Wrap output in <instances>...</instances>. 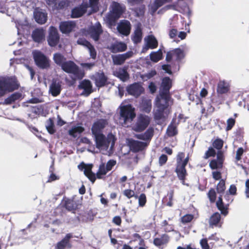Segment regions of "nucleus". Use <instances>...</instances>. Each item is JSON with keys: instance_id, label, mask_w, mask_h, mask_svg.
<instances>
[{"instance_id": "nucleus-13", "label": "nucleus", "mask_w": 249, "mask_h": 249, "mask_svg": "<svg viewBox=\"0 0 249 249\" xmlns=\"http://www.w3.org/2000/svg\"><path fill=\"white\" fill-rule=\"evenodd\" d=\"M133 54L132 51H128L123 54L113 55L112 60L115 65H122L126 59L131 57Z\"/></svg>"}, {"instance_id": "nucleus-49", "label": "nucleus", "mask_w": 249, "mask_h": 249, "mask_svg": "<svg viewBox=\"0 0 249 249\" xmlns=\"http://www.w3.org/2000/svg\"><path fill=\"white\" fill-rule=\"evenodd\" d=\"M123 194L128 198H130L132 197H134L135 198H137L138 196L135 195V193L133 190L130 189H126L124 191Z\"/></svg>"}, {"instance_id": "nucleus-61", "label": "nucleus", "mask_w": 249, "mask_h": 249, "mask_svg": "<svg viewBox=\"0 0 249 249\" xmlns=\"http://www.w3.org/2000/svg\"><path fill=\"white\" fill-rule=\"evenodd\" d=\"M181 12L184 14H187L189 17L191 15V10L187 4H185L184 8L182 9Z\"/></svg>"}, {"instance_id": "nucleus-20", "label": "nucleus", "mask_w": 249, "mask_h": 249, "mask_svg": "<svg viewBox=\"0 0 249 249\" xmlns=\"http://www.w3.org/2000/svg\"><path fill=\"white\" fill-rule=\"evenodd\" d=\"M95 85L98 87H102L105 85L107 78L103 72H97L93 75Z\"/></svg>"}, {"instance_id": "nucleus-3", "label": "nucleus", "mask_w": 249, "mask_h": 249, "mask_svg": "<svg viewBox=\"0 0 249 249\" xmlns=\"http://www.w3.org/2000/svg\"><path fill=\"white\" fill-rule=\"evenodd\" d=\"M119 109L118 123L123 126H129L136 117L135 108L130 104L122 103Z\"/></svg>"}, {"instance_id": "nucleus-9", "label": "nucleus", "mask_w": 249, "mask_h": 249, "mask_svg": "<svg viewBox=\"0 0 249 249\" xmlns=\"http://www.w3.org/2000/svg\"><path fill=\"white\" fill-rule=\"evenodd\" d=\"M35 61L37 66L41 68L49 67V61L47 57L40 51L35 50L32 53Z\"/></svg>"}, {"instance_id": "nucleus-14", "label": "nucleus", "mask_w": 249, "mask_h": 249, "mask_svg": "<svg viewBox=\"0 0 249 249\" xmlns=\"http://www.w3.org/2000/svg\"><path fill=\"white\" fill-rule=\"evenodd\" d=\"M127 91L130 95L136 97L139 96L143 92V88L139 83H134L127 88Z\"/></svg>"}, {"instance_id": "nucleus-29", "label": "nucleus", "mask_w": 249, "mask_h": 249, "mask_svg": "<svg viewBox=\"0 0 249 249\" xmlns=\"http://www.w3.org/2000/svg\"><path fill=\"white\" fill-rule=\"evenodd\" d=\"M87 7L84 5H81L72 9L71 17L72 18H78L81 17L86 11Z\"/></svg>"}, {"instance_id": "nucleus-42", "label": "nucleus", "mask_w": 249, "mask_h": 249, "mask_svg": "<svg viewBox=\"0 0 249 249\" xmlns=\"http://www.w3.org/2000/svg\"><path fill=\"white\" fill-rule=\"evenodd\" d=\"M21 96V94L20 93L16 92L12 95H11L10 97L7 98L4 100V104H11L13 102H14L15 100L18 99Z\"/></svg>"}, {"instance_id": "nucleus-17", "label": "nucleus", "mask_w": 249, "mask_h": 249, "mask_svg": "<svg viewBox=\"0 0 249 249\" xmlns=\"http://www.w3.org/2000/svg\"><path fill=\"white\" fill-rule=\"evenodd\" d=\"M72 237L71 233H68L65 237L55 246V249H65L66 248L70 249L71 245L70 243V239Z\"/></svg>"}, {"instance_id": "nucleus-8", "label": "nucleus", "mask_w": 249, "mask_h": 249, "mask_svg": "<svg viewBox=\"0 0 249 249\" xmlns=\"http://www.w3.org/2000/svg\"><path fill=\"white\" fill-rule=\"evenodd\" d=\"M150 118L147 115L140 114L137 118V122L132 126V129L136 132L144 130L149 125Z\"/></svg>"}, {"instance_id": "nucleus-43", "label": "nucleus", "mask_w": 249, "mask_h": 249, "mask_svg": "<svg viewBox=\"0 0 249 249\" xmlns=\"http://www.w3.org/2000/svg\"><path fill=\"white\" fill-rule=\"evenodd\" d=\"M220 218L219 213H214L210 219V224L211 225H216L219 222Z\"/></svg>"}, {"instance_id": "nucleus-57", "label": "nucleus", "mask_w": 249, "mask_h": 249, "mask_svg": "<svg viewBox=\"0 0 249 249\" xmlns=\"http://www.w3.org/2000/svg\"><path fill=\"white\" fill-rule=\"evenodd\" d=\"M116 164V161L114 160H110L107 161L106 167L107 168L108 170L110 171L113 167H114Z\"/></svg>"}, {"instance_id": "nucleus-10", "label": "nucleus", "mask_w": 249, "mask_h": 249, "mask_svg": "<svg viewBox=\"0 0 249 249\" xmlns=\"http://www.w3.org/2000/svg\"><path fill=\"white\" fill-rule=\"evenodd\" d=\"M59 36L57 29L51 26L49 29V34L47 39L50 46L53 47L56 46L59 42Z\"/></svg>"}, {"instance_id": "nucleus-41", "label": "nucleus", "mask_w": 249, "mask_h": 249, "mask_svg": "<svg viewBox=\"0 0 249 249\" xmlns=\"http://www.w3.org/2000/svg\"><path fill=\"white\" fill-rule=\"evenodd\" d=\"M108 171H109L108 170L107 167L105 166V164L102 163L99 166L98 171L97 172L96 174L97 178H102L103 177V176L106 175Z\"/></svg>"}, {"instance_id": "nucleus-1", "label": "nucleus", "mask_w": 249, "mask_h": 249, "mask_svg": "<svg viewBox=\"0 0 249 249\" xmlns=\"http://www.w3.org/2000/svg\"><path fill=\"white\" fill-rule=\"evenodd\" d=\"M107 123L105 120H100L94 123L91 131L94 135L96 147L103 154H109L113 149L115 144V138L112 134H109L107 137H106L101 133V131L103 129Z\"/></svg>"}, {"instance_id": "nucleus-38", "label": "nucleus", "mask_w": 249, "mask_h": 249, "mask_svg": "<svg viewBox=\"0 0 249 249\" xmlns=\"http://www.w3.org/2000/svg\"><path fill=\"white\" fill-rule=\"evenodd\" d=\"M162 53L161 50H159L157 52H153L150 54V57L151 61L154 62H157L162 58Z\"/></svg>"}, {"instance_id": "nucleus-31", "label": "nucleus", "mask_w": 249, "mask_h": 249, "mask_svg": "<svg viewBox=\"0 0 249 249\" xmlns=\"http://www.w3.org/2000/svg\"><path fill=\"white\" fill-rule=\"evenodd\" d=\"M79 88L84 89V94L86 96H88L92 92V85L89 80H84L82 81L79 85Z\"/></svg>"}, {"instance_id": "nucleus-55", "label": "nucleus", "mask_w": 249, "mask_h": 249, "mask_svg": "<svg viewBox=\"0 0 249 249\" xmlns=\"http://www.w3.org/2000/svg\"><path fill=\"white\" fill-rule=\"evenodd\" d=\"M245 152L244 149L242 147L239 148L236 152L235 159L237 161L240 160L241 159V157Z\"/></svg>"}, {"instance_id": "nucleus-45", "label": "nucleus", "mask_w": 249, "mask_h": 249, "mask_svg": "<svg viewBox=\"0 0 249 249\" xmlns=\"http://www.w3.org/2000/svg\"><path fill=\"white\" fill-rule=\"evenodd\" d=\"M65 207L69 211L74 210L76 207L74 201L72 199H67L65 202Z\"/></svg>"}, {"instance_id": "nucleus-47", "label": "nucleus", "mask_w": 249, "mask_h": 249, "mask_svg": "<svg viewBox=\"0 0 249 249\" xmlns=\"http://www.w3.org/2000/svg\"><path fill=\"white\" fill-rule=\"evenodd\" d=\"M225 189L226 187L225 180L224 179H221L217 185V191L218 193L221 194L224 192Z\"/></svg>"}, {"instance_id": "nucleus-39", "label": "nucleus", "mask_w": 249, "mask_h": 249, "mask_svg": "<svg viewBox=\"0 0 249 249\" xmlns=\"http://www.w3.org/2000/svg\"><path fill=\"white\" fill-rule=\"evenodd\" d=\"M178 133L177 129V125L175 123H173V121L171 124L168 126L166 133L168 136L171 137L176 135Z\"/></svg>"}, {"instance_id": "nucleus-52", "label": "nucleus", "mask_w": 249, "mask_h": 249, "mask_svg": "<svg viewBox=\"0 0 249 249\" xmlns=\"http://www.w3.org/2000/svg\"><path fill=\"white\" fill-rule=\"evenodd\" d=\"M223 145V142L222 140L220 139H216L215 140L213 143V146L214 148L217 149L218 150H220L222 148Z\"/></svg>"}, {"instance_id": "nucleus-64", "label": "nucleus", "mask_w": 249, "mask_h": 249, "mask_svg": "<svg viewBox=\"0 0 249 249\" xmlns=\"http://www.w3.org/2000/svg\"><path fill=\"white\" fill-rule=\"evenodd\" d=\"M246 190L245 195L247 198H249V179H247L245 183Z\"/></svg>"}, {"instance_id": "nucleus-16", "label": "nucleus", "mask_w": 249, "mask_h": 249, "mask_svg": "<svg viewBox=\"0 0 249 249\" xmlns=\"http://www.w3.org/2000/svg\"><path fill=\"white\" fill-rule=\"evenodd\" d=\"M187 33L185 32H178L176 29H171L169 31V36L171 39H173L174 41L178 42L179 40L178 38H179L181 40L185 39L186 37Z\"/></svg>"}, {"instance_id": "nucleus-36", "label": "nucleus", "mask_w": 249, "mask_h": 249, "mask_svg": "<svg viewBox=\"0 0 249 249\" xmlns=\"http://www.w3.org/2000/svg\"><path fill=\"white\" fill-rule=\"evenodd\" d=\"M171 0H155L154 2L150 6V10L152 14H154L158 9L166 2H170Z\"/></svg>"}, {"instance_id": "nucleus-7", "label": "nucleus", "mask_w": 249, "mask_h": 249, "mask_svg": "<svg viewBox=\"0 0 249 249\" xmlns=\"http://www.w3.org/2000/svg\"><path fill=\"white\" fill-rule=\"evenodd\" d=\"M61 67L65 72L73 74L75 78L82 79L84 76L83 72L79 70L78 67L72 61H65Z\"/></svg>"}, {"instance_id": "nucleus-60", "label": "nucleus", "mask_w": 249, "mask_h": 249, "mask_svg": "<svg viewBox=\"0 0 249 249\" xmlns=\"http://www.w3.org/2000/svg\"><path fill=\"white\" fill-rule=\"evenodd\" d=\"M200 245L203 249H209V246L207 242V240L206 239H202L200 241Z\"/></svg>"}, {"instance_id": "nucleus-21", "label": "nucleus", "mask_w": 249, "mask_h": 249, "mask_svg": "<svg viewBox=\"0 0 249 249\" xmlns=\"http://www.w3.org/2000/svg\"><path fill=\"white\" fill-rule=\"evenodd\" d=\"M34 18L36 21L39 24H42L47 20V14L39 9H36L34 13Z\"/></svg>"}, {"instance_id": "nucleus-56", "label": "nucleus", "mask_w": 249, "mask_h": 249, "mask_svg": "<svg viewBox=\"0 0 249 249\" xmlns=\"http://www.w3.org/2000/svg\"><path fill=\"white\" fill-rule=\"evenodd\" d=\"M227 126L226 127V130L228 131L231 129L235 124V120L232 118L229 119L227 121Z\"/></svg>"}, {"instance_id": "nucleus-40", "label": "nucleus", "mask_w": 249, "mask_h": 249, "mask_svg": "<svg viewBox=\"0 0 249 249\" xmlns=\"http://www.w3.org/2000/svg\"><path fill=\"white\" fill-rule=\"evenodd\" d=\"M53 60L57 65L61 67L65 62L66 58L61 54L56 53L53 55Z\"/></svg>"}, {"instance_id": "nucleus-59", "label": "nucleus", "mask_w": 249, "mask_h": 249, "mask_svg": "<svg viewBox=\"0 0 249 249\" xmlns=\"http://www.w3.org/2000/svg\"><path fill=\"white\" fill-rule=\"evenodd\" d=\"M95 65L94 63H83L81 64V66L87 69L90 70Z\"/></svg>"}, {"instance_id": "nucleus-44", "label": "nucleus", "mask_w": 249, "mask_h": 249, "mask_svg": "<svg viewBox=\"0 0 249 249\" xmlns=\"http://www.w3.org/2000/svg\"><path fill=\"white\" fill-rule=\"evenodd\" d=\"M54 127V124L52 120L51 119H49L46 122V127L50 134H53L55 132Z\"/></svg>"}, {"instance_id": "nucleus-25", "label": "nucleus", "mask_w": 249, "mask_h": 249, "mask_svg": "<svg viewBox=\"0 0 249 249\" xmlns=\"http://www.w3.org/2000/svg\"><path fill=\"white\" fill-rule=\"evenodd\" d=\"M75 27L73 21H64L60 23L59 28L62 33L67 34L71 32Z\"/></svg>"}, {"instance_id": "nucleus-46", "label": "nucleus", "mask_w": 249, "mask_h": 249, "mask_svg": "<svg viewBox=\"0 0 249 249\" xmlns=\"http://www.w3.org/2000/svg\"><path fill=\"white\" fill-rule=\"evenodd\" d=\"M139 206L140 207H143L146 203V197L144 194H141L139 196H138Z\"/></svg>"}, {"instance_id": "nucleus-63", "label": "nucleus", "mask_w": 249, "mask_h": 249, "mask_svg": "<svg viewBox=\"0 0 249 249\" xmlns=\"http://www.w3.org/2000/svg\"><path fill=\"white\" fill-rule=\"evenodd\" d=\"M236 187L234 185H231L229 189V192L230 195H235L236 194Z\"/></svg>"}, {"instance_id": "nucleus-5", "label": "nucleus", "mask_w": 249, "mask_h": 249, "mask_svg": "<svg viewBox=\"0 0 249 249\" xmlns=\"http://www.w3.org/2000/svg\"><path fill=\"white\" fill-rule=\"evenodd\" d=\"M185 154L183 152H179L177 157V167L176 172L177 174L178 178L182 181V183L184 184V180L187 175L185 166L188 161L189 157L184 159Z\"/></svg>"}, {"instance_id": "nucleus-19", "label": "nucleus", "mask_w": 249, "mask_h": 249, "mask_svg": "<svg viewBox=\"0 0 249 249\" xmlns=\"http://www.w3.org/2000/svg\"><path fill=\"white\" fill-rule=\"evenodd\" d=\"M32 36L34 41L40 43L45 40V31L42 28L36 29L33 32Z\"/></svg>"}, {"instance_id": "nucleus-37", "label": "nucleus", "mask_w": 249, "mask_h": 249, "mask_svg": "<svg viewBox=\"0 0 249 249\" xmlns=\"http://www.w3.org/2000/svg\"><path fill=\"white\" fill-rule=\"evenodd\" d=\"M216 206L222 214L225 216L228 214V206L227 205H224L221 196H219L218 199L216 202Z\"/></svg>"}, {"instance_id": "nucleus-48", "label": "nucleus", "mask_w": 249, "mask_h": 249, "mask_svg": "<svg viewBox=\"0 0 249 249\" xmlns=\"http://www.w3.org/2000/svg\"><path fill=\"white\" fill-rule=\"evenodd\" d=\"M222 164L221 161H218V160L214 159L210 162V166L212 169H215L221 168L222 166Z\"/></svg>"}, {"instance_id": "nucleus-50", "label": "nucleus", "mask_w": 249, "mask_h": 249, "mask_svg": "<svg viewBox=\"0 0 249 249\" xmlns=\"http://www.w3.org/2000/svg\"><path fill=\"white\" fill-rule=\"evenodd\" d=\"M157 72L155 70H151L150 71L143 74L142 78L144 80H147L151 78L156 74Z\"/></svg>"}, {"instance_id": "nucleus-18", "label": "nucleus", "mask_w": 249, "mask_h": 249, "mask_svg": "<svg viewBox=\"0 0 249 249\" xmlns=\"http://www.w3.org/2000/svg\"><path fill=\"white\" fill-rule=\"evenodd\" d=\"M77 44L86 47L89 52L91 57L95 59L96 52L94 47L88 41L84 38H79L77 41Z\"/></svg>"}, {"instance_id": "nucleus-2", "label": "nucleus", "mask_w": 249, "mask_h": 249, "mask_svg": "<svg viewBox=\"0 0 249 249\" xmlns=\"http://www.w3.org/2000/svg\"><path fill=\"white\" fill-rule=\"evenodd\" d=\"M171 98L169 94L160 93L156 97L154 118L158 124L161 123L170 112L168 108Z\"/></svg>"}, {"instance_id": "nucleus-58", "label": "nucleus", "mask_w": 249, "mask_h": 249, "mask_svg": "<svg viewBox=\"0 0 249 249\" xmlns=\"http://www.w3.org/2000/svg\"><path fill=\"white\" fill-rule=\"evenodd\" d=\"M167 160V157L166 155L164 154L161 155L160 157L159 158V164L160 166L163 165L164 164Z\"/></svg>"}, {"instance_id": "nucleus-15", "label": "nucleus", "mask_w": 249, "mask_h": 249, "mask_svg": "<svg viewBox=\"0 0 249 249\" xmlns=\"http://www.w3.org/2000/svg\"><path fill=\"white\" fill-rule=\"evenodd\" d=\"M102 32L101 25L99 22H97L89 29L90 36L96 41L98 40L99 36L102 34Z\"/></svg>"}, {"instance_id": "nucleus-30", "label": "nucleus", "mask_w": 249, "mask_h": 249, "mask_svg": "<svg viewBox=\"0 0 249 249\" xmlns=\"http://www.w3.org/2000/svg\"><path fill=\"white\" fill-rule=\"evenodd\" d=\"M230 88L229 82L225 80L220 81L217 85V92L219 94L227 93Z\"/></svg>"}, {"instance_id": "nucleus-11", "label": "nucleus", "mask_w": 249, "mask_h": 249, "mask_svg": "<svg viewBox=\"0 0 249 249\" xmlns=\"http://www.w3.org/2000/svg\"><path fill=\"white\" fill-rule=\"evenodd\" d=\"M131 26L130 22L126 20H122L117 25L118 32L125 36H127L130 32Z\"/></svg>"}, {"instance_id": "nucleus-28", "label": "nucleus", "mask_w": 249, "mask_h": 249, "mask_svg": "<svg viewBox=\"0 0 249 249\" xmlns=\"http://www.w3.org/2000/svg\"><path fill=\"white\" fill-rule=\"evenodd\" d=\"M141 26V25L140 24H138L137 25L134 32L132 36V40L135 44L140 43L142 38V33Z\"/></svg>"}, {"instance_id": "nucleus-32", "label": "nucleus", "mask_w": 249, "mask_h": 249, "mask_svg": "<svg viewBox=\"0 0 249 249\" xmlns=\"http://www.w3.org/2000/svg\"><path fill=\"white\" fill-rule=\"evenodd\" d=\"M127 48L126 45L123 42H116L112 44L110 47V50L113 53L124 52Z\"/></svg>"}, {"instance_id": "nucleus-53", "label": "nucleus", "mask_w": 249, "mask_h": 249, "mask_svg": "<svg viewBox=\"0 0 249 249\" xmlns=\"http://www.w3.org/2000/svg\"><path fill=\"white\" fill-rule=\"evenodd\" d=\"M216 154L215 150L213 148H209L205 153L204 158L208 159L210 157L214 156Z\"/></svg>"}, {"instance_id": "nucleus-24", "label": "nucleus", "mask_w": 249, "mask_h": 249, "mask_svg": "<svg viewBox=\"0 0 249 249\" xmlns=\"http://www.w3.org/2000/svg\"><path fill=\"white\" fill-rule=\"evenodd\" d=\"M78 168L80 170L84 169V173L89 179L92 182H94L96 178L95 175L91 171V167L90 166H87L84 163L78 165Z\"/></svg>"}, {"instance_id": "nucleus-23", "label": "nucleus", "mask_w": 249, "mask_h": 249, "mask_svg": "<svg viewBox=\"0 0 249 249\" xmlns=\"http://www.w3.org/2000/svg\"><path fill=\"white\" fill-rule=\"evenodd\" d=\"M146 146L145 142L136 140H130L129 141V147L131 151L137 152L141 151Z\"/></svg>"}, {"instance_id": "nucleus-4", "label": "nucleus", "mask_w": 249, "mask_h": 249, "mask_svg": "<svg viewBox=\"0 0 249 249\" xmlns=\"http://www.w3.org/2000/svg\"><path fill=\"white\" fill-rule=\"evenodd\" d=\"M110 7L111 10L104 18V20L110 27L115 24L125 10L124 5L115 1L112 3Z\"/></svg>"}, {"instance_id": "nucleus-26", "label": "nucleus", "mask_w": 249, "mask_h": 249, "mask_svg": "<svg viewBox=\"0 0 249 249\" xmlns=\"http://www.w3.org/2000/svg\"><path fill=\"white\" fill-rule=\"evenodd\" d=\"M85 130V128L79 124L73 125L68 131L69 135L73 137H79L81 133Z\"/></svg>"}, {"instance_id": "nucleus-35", "label": "nucleus", "mask_w": 249, "mask_h": 249, "mask_svg": "<svg viewBox=\"0 0 249 249\" xmlns=\"http://www.w3.org/2000/svg\"><path fill=\"white\" fill-rule=\"evenodd\" d=\"M61 91V85L56 81H53L50 87V91L53 96L58 95Z\"/></svg>"}, {"instance_id": "nucleus-54", "label": "nucleus", "mask_w": 249, "mask_h": 249, "mask_svg": "<svg viewBox=\"0 0 249 249\" xmlns=\"http://www.w3.org/2000/svg\"><path fill=\"white\" fill-rule=\"evenodd\" d=\"M208 196L211 202H214L216 198V193L213 189H211L208 193Z\"/></svg>"}, {"instance_id": "nucleus-6", "label": "nucleus", "mask_w": 249, "mask_h": 249, "mask_svg": "<svg viewBox=\"0 0 249 249\" xmlns=\"http://www.w3.org/2000/svg\"><path fill=\"white\" fill-rule=\"evenodd\" d=\"M19 84L17 79L13 77L0 78V97L3 96L7 92H10L18 88Z\"/></svg>"}, {"instance_id": "nucleus-34", "label": "nucleus", "mask_w": 249, "mask_h": 249, "mask_svg": "<svg viewBox=\"0 0 249 249\" xmlns=\"http://www.w3.org/2000/svg\"><path fill=\"white\" fill-rule=\"evenodd\" d=\"M114 74L123 81H125L128 79V74L124 69H118L114 72Z\"/></svg>"}, {"instance_id": "nucleus-27", "label": "nucleus", "mask_w": 249, "mask_h": 249, "mask_svg": "<svg viewBox=\"0 0 249 249\" xmlns=\"http://www.w3.org/2000/svg\"><path fill=\"white\" fill-rule=\"evenodd\" d=\"M172 86L171 79L169 77L163 78L160 88V93L169 94V91Z\"/></svg>"}, {"instance_id": "nucleus-62", "label": "nucleus", "mask_w": 249, "mask_h": 249, "mask_svg": "<svg viewBox=\"0 0 249 249\" xmlns=\"http://www.w3.org/2000/svg\"><path fill=\"white\" fill-rule=\"evenodd\" d=\"M217 160L218 161H221L222 163L223 162L224 160V155L223 153L221 151H219L217 153Z\"/></svg>"}, {"instance_id": "nucleus-33", "label": "nucleus", "mask_w": 249, "mask_h": 249, "mask_svg": "<svg viewBox=\"0 0 249 249\" xmlns=\"http://www.w3.org/2000/svg\"><path fill=\"white\" fill-rule=\"evenodd\" d=\"M154 129L153 128H149L144 133L138 134L136 135V137L141 140L144 141H149L153 136Z\"/></svg>"}, {"instance_id": "nucleus-12", "label": "nucleus", "mask_w": 249, "mask_h": 249, "mask_svg": "<svg viewBox=\"0 0 249 249\" xmlns=\"http://www.w3.org/2000/svg\"><path fill=\"white\" fill-rule=\"evenodd\" d=\"M184 56L183 51L180 48H177L167 53L166 60L167 61H169L171 59L179 60L182 59Z\"/></svg>"}, {"instance_id": "nucleus-22", "label": "nucleus", "mask_w": 249, "mask_h": 249, "mask_svg": "<svg viewBox=\"0 0 249 249\" xmlns=\"http://www.w3.org/2000/svg\"><path fill=\"white\" fill-rule=\"evenodd\" d=\"M145 42V47L144 49L147 50L148 49H153L158 46V42L157 39L153 35H149L144 38Z\"/></svg>"}, {"instance_id": "nucleus-51", "label": "nucleus", "mask_w": 249, "mask_h": 249, "mask_svg": "<svg viewBox=\"0 0 249 249\" xmlns=\"http://www.w3.org/2000/svg\"><path fill=\"white\" fill-rule=\"evenodd\" d=\"M194 218V215L191 214H187L181 218V222L183 223H187L190 222Z\"/></svg>"}]
</instances>
